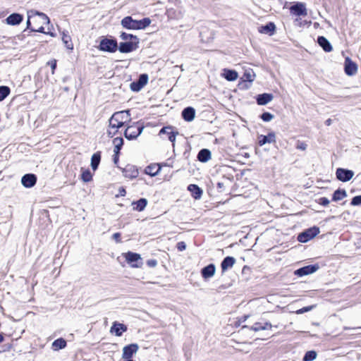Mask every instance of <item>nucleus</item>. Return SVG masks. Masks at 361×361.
<instances>
[{"mask_svg": "<svg viewBox=\"0 0 361 361\" xmlns=\"http://www.w3.org/2000/svg\"><path fill=\"white\" fill-rule=\"evenodd\" d=\"M49 23L48 16L41 12L30 10L27 11V27L33 32H44V25Z\"/></svg>", "mask_w": 361, "mask_h": 361, "instance_id": "obj_1", "label": "nucleus"}, {"mask_svg": "<svg viewBox=\"0 0 361 361\" xmlns=\"http://www.w3.org/2000/svg\"><path fill=\"white\" fill-rule=\"evenodd\" d=\"M151 20L148 18H145L140 20H133L130 16H127L121 20L122 26L130 30L145 29L149 26Z\"/></svg>", "mask_w": 361, "mask_h": 361, "instance_id": "obj_2", "label": "nucleus"}, {"mask_svg": "<svg viewBox=\"0 0 361 361\" xmlns=\"http://www.w3.org/2000/svg\"><path fill=\"white\" fill-rule=\"evenodd\" d=\"M144 126L139 123H134L127 127L124 132L125 137L128 140L137 138L142 132Z\"/></svg>", "mask_w": 361, "mask_h": 361, "instance_id": "obj_3", "label": "nucleus"}, {"mask_svg": "<svg viewBox=\"0 0 361 361\" xmlns=\"http://www.w3.org/2000/svg\"><path fill=\"white\" fill-rule=\"evenodd\" d=\"M178 135V131H174L172 126L163 127L159 133V136H163V138H167L172 142L174 147L176 136Z\"/></svg>", "mask_w": 361, "mask_h": 361, "instance_id": "obj_4", "label": "nucleus"}, {"mask_svg": "<svg viewBox=\"0 0 361 361\" xmlns=\"http://www.w3.org/2000/svg\"><path fill=\"white\" fill-rule=\"evenodd\" d=\"M319 233V228L314 226L305 230L304 232L300 233L298 236V240L301 243H306L312 239Z\"/></svg>", "mask_w": 361, "mask_h": 361, "instance_id": "obj_5", "label": "nucleus"}, {"mask_svg": "<svg viewBox=\"0 0 361 361\" xmlns=\"http://www.w3.org/2000/svg\"><path fill=\"white\" fill-rule=\"evenodd\" d=\"M125 258L126 262L131 264L132 267L139 268L142 264L141 257L139 254L128 252L125 255Z\"/></svg>", "mask_w": 361, "mask_h": 361, "instance_id": "obj_6", "label": "nucleus"}, {"mask_svg": "<svg viewBox=\"0 0 361 361\" xmlns=\"http://www.w3.org/2000/svg\"><path fill=\"white\" fill-rule=\"evenodd\" d=\"M139 39L130 40L129 42H121L118 49L121 53H128L135 50L137 48Z\"/></svg>", "mask_w": 361, "mask_h": 361, "instance_id": "obj_7", "label": "nucleus"}, {"mask_svg": "<svg viewBox=\"0 0 361 361\" xmlns=\"http://www.w3.org/2000/svg\"><path fill=\"white\" fill-rule=\"evenodd\" d=\"M122 126H123V125L117 121V119H116L114 116H111L109 121V128L106 133L108 136L113 137L118 132V128H121Z\"/></svg>", "mask_w": 361, "mask_h": 361, "instance_id": "obj_8", "label": "nucleus"}, {"mask_svg": "<svg viewBox=\"0 0 361 361\" xmlns=\"http://www.w3.org/2000/svg\"><path fill=\"white\" fill-rule=\"evenodd\" d=\"M99 47L102 51L114 52L117 49L118 45L116 41L114 39H104L101 41Z\"/></svg>", "mask_w": 361, "mask_h": 361, "instance_id": "obj_9", "label": "nucleus"}, {"mask_svg": "<svg viewBox=\"0 0 361 361\" xmlns=\"http://www.w3.org/2000/svg\"><path fill=\"white\" fill-rule=\"evenodd\" d=\"M139 346L136 343H132L125 346L123 348L122 358L125 360H131V357L137 352Z\"/></svg>", "mask_w": 361, "mask_h": 361, "instance_id": "obj_10", "label": "nucleus"}, {"mask_svg": "<svg viewBox=\"0 0 361 361\" xmlns=\"http://www.w3.org/2000/svg\"><path fill=\"white\" fill-rule=\"evenodd\" d=\"M336 178L342 181L346 182L350 180L354 176V172L351 170H348L342 168H338L336 172Z\"/></svg>", "mask_w": 361, "mask_h": 361, "instance_id": "obj_11", "label": "nucleus"}, {"mask_svg": "<svg viewBox=\"0 0 361 361\" xmlns=\"http://www.w3.org/2000/svg\"><path fill=\"white\" fill-rule=\"evenodd\" d=\"M319 269L318 265H308L295 271V274L298 276H303L313 274Z\"/></svg>", "mask_w": 361, "mask_h": 361, "instance_id": "obj_12", "label": "nucleus"}, {"mask_svg": "<svg viewBox=\"0 0 361 361\" xmlns=\"http://www.w3.org/2000/svg\"><path fill=\"white\" fill-rule=\"evenodd\" d=\"M290 12L295 16H306L307 10L305 6V4L302 3H297L296 4L292 6L290 8Z\"/></svg>", "mask_w": 361, "mask_h": 361, "instance_id": "obj_13", "label": "nucleus"}, {"mask_svg": "<svg viewBox=\"0 0 361 361\" xmlns=\"http://www.w3.org/2000/svg\"><path fill=\"white\" fill-rule=\"evenodd\" d=\"M123 176L126 178H128L130 179L135 178L137 177L139 172L138 169L133 165H128L126 166V168L123 169Z\"/></svg>", "mask_w": 361, "mask_h": 361, "instance_id": "obj_14", "label": "nucleus"}, {"mask_svg": "<svg viewBox=\"0 0 361 361\" xmlns=\"http://www.w3.org/2000/svg\"><path fill=\"white\" fill-rule=\"evenodd\" d=\"M36 181L37 178L35 175L31 173L25 174L21 179V183L25 188H31L34 186Z\"/></svg>", "mask_w": 361, "mask_h": 361, "instance_id": "obj_15", "label": "nucleus"}, {"mask_svg": "<svg viewBox=\"0 0 361 361\" xmlns=\"http://www.w3.org/2000/svg\"><path fill=\"white\" fill-rule=\"evenodd\" d=\"M127 331V326L123 324L114 322L111 327L110 332L115 334L116 336H121L122 334Z\"/></svg>", "mask_w": 361, "mask_h": 361, "instance_id": "obj_16", "label": "nucleus"}, {"mask_svg": "<svg viewBox=\"0 0 361 361\" xmlns=\"http://www.w3.org/2000/svg\"><path fill=\"white\" fill-rule=\"evenodd\" d=\"M276 142V135L274 133H269L267 135H260L258 137V143L262 146L267 143H274Z\"/></svg>", "mask_w": 361, "mask_h": 361, "instance_id": "obj_17", "label": "nucleus"}, {"mask_svg": "<svg viewBox=\"0 0 361 361\" xmlns=\"http://www.w3.org/2000/svg\"><path fill=\"white\" fill-rule=\"evenodd\" d=\"M216 267L214 264H210L202 269L201 274L203 279H207L212 277L214 275Z\"/></svg>", "mask_w": 361, "mask_h": 361, "instance_id": "obj_18", "label": "nucleus"}, {"mask_svg": "<svg viewBox=\"0 0 361 361\" xmlns=\"http://www.w3.org/2000/svg\"><path fill=\"white\" fill-rule=\"evenodd\" d=\"M23 20V16L19 13H13L7 17L6 21L7 24L16 25L20 24Z\"/></svg>", "mask_w": 361, "mask_h": 361, "instance_id": "obj_19", "label": "nucleus"}, {"mask_svg": "<svg viewBox=\"0 0 361 361\" xmlns=\"http://www.w3.org/2000/svg\"><path fill=\"white\" fill-rule=\"evenodd\" d=\"M357 71V65L350 61L348 59L345 60V72L348 75H353Z\"/></svg>", "mask_w": 361, "mask_h": 361, "instance_id": "obj_20", "label": "nucleus"}, {"mask_svg": "<svg viewBox=\"0 0 361 361\" xmlns=\"http://www.w3.org/2000/svg\"><path fill=\"white\" fill-rule=\"evenodd\" d=\"M112 116H114V117L123 125H124L130 119L128 111H118L114 113Z\"/></svg>", "mask_w": 361, "mask_h": 361, "instance_id": "obj_21", "label": "nucleus"}, {"mask_svg": "<svg viewBox=\"0 0 361 361\" xmlns=\"http://www.w3.org/2000/svg\"><path fill=\"white\" fill-rule=\"evenodd\" d=\"M195 115V111L192 107H187L182 111V116L186 121H192Z\"/></svg>", "mask_w": 361, "mask_h": 361, "instance_id": "obj_22", "label": "nucleus"}, {"mask_svg": "<svg viewBox=\"0 0 361 361\" xmlns=\"http://www.w3.org/2000/svg\"><path fill=\"white\" fill-rule=\"evenodd\" d=\"M274 98L273 94L264 93L259 94L257 98V102L259 105H266L270 102Z\"/></svg>", "mask_w": 361, "mask_h": 361, "instance_id": "obj_23", "label": "nucleus"}, {"mask_svg": "<svg viewBox=\"0 0 361 361\" xmlns=\"http://www.w3.org/2000/svg\"><path fill=\"white\" fill-rule=\"evenodd\" d=\"M161 171V166L157 164H150L145 169V173L151 176H157Z\"/></svg>", "mask_w": 361, "mask_h": 361, "instance_id": "obj_24", "label": "nucleus"}, {"mask_svg": "<svg viewBox=\"0 0 361 361\" xmlns=\"http://www.w3.org/2000/svg\"><path fill=\"white\" fill-rule=\"evenodd\" d=\"M235 263V259L233 257H226L224 259L221 264V267L223 271H226L227 269L233 267L234 264Z\"/></svg>", "mask_w": 361, "mask_h": 361, "instance_id": "obj_25", "label": "nucleus"}, {"mask_svg": "<svg viewBox=\"0 0 361 361\" xmlns=\"http://www.w3.org/2000/svg\"><path fill=\"white\" fill-rule=\"evenodd\" d=\"M188 189L195 199L197 200L201 197L202 190L197 185L190 184L188 185Z\"/></svg>", "mask_w": 361, "mask_h": 361, "instance_id": "obj_26", "label": "nucleus"}, {"mask_svg": "<svg viewBox=\"0 0 361 361\" xmlns=\"http://www.w3.org/2000/svg\"><path fill=\"white\" fill-rule=\"evenodd\" d=\"M317 42L323 48V49L325 51L329 52L332 50V47H331L330 42L324 37H323V36L319 37L318 39H317Z\"/></svg>", "mask_w": 361, "mask_h": 361, "instance_id": "obj_27", "label": "nucleus"}, {"mask_svg": "<svg viewBox=\"0 0 361 361\" xmlns=\"http://www.w3.org/2000/svg\"><path fill=\"white\" fill-rule=\"evenodd\" d=\"M272 328V325L269 322H265L264 324L260 322L255 323L253 326L250 327V329L254 331H259L261 330H267L271 329Z\"/></svg>", "mask_w": 361, "mask_h": 361, "instance_id": "obj_28", "label": "nucleus"}, {"mask_svg": "<svg viewBox=\"0 0 361 361\" xmlns=\"http://www.w3.org/2000/svg\"><path fill=\"white\" fill-rule=\"evenodd\" d=\"M223 76L228 81H234L238 78V73L235 71L224 69Z\"/></svg>", "mask_w": 361, "mask_h": 361, "instance_id": "obj_29", "label": "nucleus"}, {"mask_svg": "<svg viewBox=\"0 0 361 361\" xmlns=\"http://www.w3.org/2000/svg\"><path fill=\"white\" fill-rule=\"evenodd\" d=\"M197 158L202 162H207L211 159V152L207 149H201L198 153Z\"/></svg>", "mask_w": 361, "mask_h": 361, "instance_id": "obj_30", "label": "nucleus"}, {"mask_svg": "<svg viewBox=\"0 0 361 361\" xmlns=\"http://www.w3.org/2000/svg\"><path fill=\"white\" fill-rule=\"evenodd\" d=\"M52 349L55 351L63 349L66 346V341L65 339L60 338L56 340H55L52 343Z\"/></svg>", "mask_w": 361, "mask_h": 361, "instance_id": "obj_31", "label": "nucleus"}, {"mask_svg": "<svg viewBox=\"0 0 361 361\" xmlns=\"http://www.w3.org/2000/svg\"><path fill=\"white\" fill-rule=\"evenodd\" d=\"M134 205L133 209L136 211L141 212L145 209L147 204V201L145 198H141L139 200L133 203Z\"/></svg>", "mask_w": 361, "mask_h": 361, "instance_id": "obj_32", "label": "nucleus"}, {"mask_svg": "<svg viewBox=\"0 0 361 361\" xmlns=\"http://www.w3.org/2000/svg\"><path fill=\"white\" fill-rule=\"evenodd\" d=\"M276 26L273 23H269L265 25L261 26L259 28V32L261 33L269 34L272 33L275 30Z\"/></svg>", "mask_w": 361, "mask_h": 361, "instance_id": "obj_33", "label": "nucleus"}, {"mask_svg": "<svg viewBox=\"0 0 361 361\" xmlns=\"http://www.w3.org/2000/svg\"><path fill=\"white\" fill-rule=\"evenodd\" d=\"M62 41L68 49L72 50L73 49L71 37L64 32L62 33Z\"/></svg>", "mask_w": 361, "mask_h": 361, "instance_id": "obj_34", "label": "nucleus"}, {"mask_svg": "<svg viewBox=\"0 0 361 361\" xmlns=\"http://www.w3.org/2000/svg\"><path fill=\"white\" fill-rule=\"evenodd\" d=\"M101 156L99 152L94 153L91 158V166L94 171H95L100 162Z\"/></svg>", "mask_w": 361, "mask_h": 361, "instance_id": "obj_35", "label": "nucleus"}, {"mask_svg": "<svg viewBox=\"0 0 361 361\" xmlns=\"http://www.w3.org/2000/svg\"><path fill=\"white\" fill-rule=\"evenodd\" d=\"M113 143L114 145V152L116 154L119 153V151L123 144V140L122 137H116L113 140Z\"/></svg>", "mask_w": 361, "mask_h": 361, "instance_id": "obj_36", "label": "nucleus"}, {"mask_svg": "<svg viewBox=\"0 0 361 361\" xmlns=\"http://www.w3.org/2000/svg\"><path fill=\"white\" fill-rule=\"evenodd\" d=\"M347 196V193L344 190H337L334 192L333 195V200L334 201H339L343 200L344 197Z\"/></svg>", "mask_w": 361, "mask_h": 361, "instance_id": "obj_37", "label": "nucleus"}, {"mask_svg": "<svg viewBox=\"0 0 361 361\" xmlns=\"http://www.w3.org/2000/svg\"><path fill=\"white\" fill-rule=\"evenodd\" d=\"M317 353L314 350L307 351L303 357V361H313L317 357Z\"/></svg>", "mask_w": 361, "mask_h": 361, "instance_id": "obj_38", "label": "nucleus"}, {"mask_svg": "<svg viewBox=\"0 0 361 361\" xmlns=\"http://www.w3.org/2000/svg\"><path fill=\"white\" fill-rule=\"evenodd\" d=\"M10 93V89L7 86L0 87V102L3 101Z\"/></svg>", "mask_w": 361, "mask_h": 361, "instance_id": "obj_39", "label": "nucleus"}, {"mask_svg": "<svg viewBox=\"0 0 361 361\" xmlns=\"http://www.w3.org/2000/svg\"><path fill=\"white\" fill-rule=\"evenodd\" d=\"M255 74L252 71H245L243 75V79L246 81L252 82L255 80Z\"/></svg>", "mask_w": 361, "mask_h": 361, "instance_id": "obj_40", "label": "nucleus"}, {"mask_svg": "<svg viewBox=\"0 0 361 361\" xmlns=\"http://www.w3.org/2000/svg\"><path fill=\"white\" fill-rule=\"evenodd\" d=\"M120 37L125 42H129L130 40H133V39H138L136 36L133 35L131 34L126 33V32H122L121 34Z\"/></svg>", "mask_w": 361, "mask_h": 361, "instance_id": "obj_41", "label": "nucleus"}, {"mask_svg": "<svg viewBox=\"0 0 361 361\" xmlns=\"http://www.w3.org/2000/svg\"><path fill=\"white\" fill-rule=\"evenodd\" d=\"M81 178L84 182H90L92 178V173L89 170H86L82 172Z\"/></svg>", "mask_w": 361, "mask_h": 361, "instance_id": "obj_42", "label": "nucleus"}, {"mask_svg": "<svg viewBox=\"0 0 361 361\" xmlns=\"http://www.w3.org/2000/svg\"><path fill=\"white\" fill-rule=\"evenodd\" d=\"M137 81L144 87L148 82V75L147 74L140 75Z\"/></svg>", "mask_w": 361, "mask_h": 361, "instance_id": "obj_43", "label": "nucleus"}, {"mask_svg": "<svg viewBox=\"0 0 361 361\" xmlns=\"http://www.w3.org/2000/svg\"><path fill=\"white\" fill-rule=\"evenodd\" d=\"M142 87V85H141L138 81L133 82L130 84V89L134 92H139Z\"/></svg>", "mask_w": 361, "mask_h": 361, "instance_id": "obj_44", "label": "nucleus"}, {"mask_svg": "<svg viewBox=\"0 0 361 361\" xmlns=\"http://www.w3.org/2000/svg\"><path fill=\"white\" fill-rule=\"evenodd\" d=\"M274 118V115L269 113V112H264L261 115V118L266 122H269L271 121Z\"/></svg>", "mask_w": 361, "mask_h": 361, "instance_id": "obj_45", "label": "nucleus"}, {"mask_svg": "<svg viewBox=\"0 0 361 361\" xmlns=\"http://www.w3.org/2000/svg\"><path fill=\"white\" fill-rule=\"evenodd\" d=\"M314 305H311V306H307V307H302L300 310H298L295 313L297 314H303L305 312H309L310 310H312L313 308H314Z\"/></svg>", "mask_w": 361, "mask_h": 361, "instance_id": "obj_46", "label": "nucleus"}, {"mask_svg": "<svg viewBox=\"0 0 361 361\" xmlns=\"http://www.w3.org/2000/svg\"><path fill=\"white\" fill-rule=\"evenodd\" d=\"M351 204H353V205L361 204V195H357V196L354 197L351 201Z\"/></svg>", "mask_w": 361, "mask_h": 361, "instance_id": "obj_47", "label": "nucleus"}, {"mask_svg": "<svg viewBox=\"0 0 361 361\" xmlns=\"http://www.w3.org/2000/svg\"><path fill=\"white\" fill-rule=\"evenodd\" d=\"M318 202L319 204L326 207L329 205L330 201L329 200L328 198L324 197L319 198Z\"/></svg>", "mask_w": 361, "mask_h": 361, "instance_id": "obj_48", "label": "nucleus"}, {"mask_svg": "<svg viewBox=\"0 0 361 361\" xmlns=\"http://www.w3.org/2000/svg\"><path fill=\"white\" fill-rule=\"evenodd\" d=\"M48 65H49L51 68V73L52 74L54 73V71L56 68V60L54 59V60H51L50 61H49L48 63Z\"/></svg>", "mask_w": 361, "mask_h": 361, "instance_id": "obj_49", "label": "nucleus"}, {"mask_svg": "<svg viewBox=\"0 0 361 361\" xmlns=\"http://www.w3.org/2000/svg\"><path fill=\"white\" fill-rule=\"evenodd\" d=\"M185 248H186V245L184 242H179L177 244V249L179 251H183V250H185Z\"/></svg>", "mask_w": 361, "mask_h": 361, "instance_id": "obj_50", "label": "nucleus"}, {"mask_svg": "<svg viewBox=\"0 0 361 361\" xmlns=\"http://www.w3.org/2000/svg\"><path fill=\"white\" fill-rule=\"evenodd\" d=\"M113 238L118 243H119L121 241L120 240V237H121V235L119 233H115L114 235H113Z\"/></svg>", "mask_w": 361, "mask_h": 361, "instance_id": "obj_51", "label": "nucleus"}, {"mask_svg": "<svg viewBox=\"0 0 361 361\" xmlns=\"http://www.w3.org/2000/svg\"><path fill=\"white\" fill-rule=\"evenodd\" d=\"M306 147H307V145L304 142H302L297 146L298 149H300L302 150H305L306 149Z\"/></svg>", "mask_w": 361, "mask_h": 361, "instance_id": "obj_52", "label": "nucleus"}, {"mask_svg": "<svg viewBox=\"0 0 361 361\" xmlns=\"http://www.w3.org/2000/svg\"><path fill=\"white\" fill-rule=\"evenodd\" d=\"M157 261H156V260H154V259H152V260H149V261L147 262V264H148L149 267H155V266L157 265Z\"/></svg>", "mask_w": 361, "mask_h": 361, "instance_id": "obj_53", "label": "nucleus"}, {"mask_svg": "<svg viewBox=\"0 0 361 361\" xmlns=\"http://www.w3.org/2000/svg\"><path fill=\"white\" fill-rule=\"evenodd\" d=\"M325 123L326 126H330L331 124V118L327 119Z\"/></svg>", "mask_w": 361, "mask_h": 361, "instance_id": "obj_54", "label": "nucleus"}, {"mask_svg": "<svg viewBox=\"0 0 361 361\" xmlns=\"http://www.w3.org/2000/svg\"><path fill=\"white\" fill-rule=\"evenodd\" d=\"M120 194L121 195L124 196L126 195L125 189L122 188L121 190H120Z\"/></svg>", "mask_w": 361, "mask_h": 361, "instance_id": "obj_55", "label": "nucleus"}, {"mask_svg": "<svg viewBox=\"0 0 361 361\" xmlns=\"http://www.w3.org/2000/svg\"><path fill=\"white\" fill-rule=\"evenodd\" d=\"M223 186H224V183H218V184H217V187H218L219 188H223Z\"/></svg>", "mask_w": 361, "mask_h": 361, "instance_id": "obj_56", "label": "nucleus"}, {"mask_svg": "<svg viewBox=\"0 0 361 361\" xmlns=\"http://www.w3.org/2000/svg\"><path fill=\"white\" fill-rule=\"evenodd\" d=\"M4 341V336L1 334H0V343Z\"/></svg>", "mask_w": 361, "mask_h": 361, "instance_id": "obj_57", "label": "nucleus"}, {"mask_svg": "<svg viewBox=\"0 0 361 361\" xmlns=\"http://www.w3.org/2000/svg\"><path fill=\"white\" fill-rule=\"evenodd\" d=\"M42 25V24L40 23V21H37V24H33V25Z\"/></svg>", "mask_w": 361, "mask_h": 361, "instance_id": "obj_58", "label": "nucleus"}, {"mask_svg": "<svg viewBox=\"0 0 361 361\" xmlns=\"http://www.w3.org/2000/svg\"><path fill=\"white\" fill-rule=\"evenodd\" d=\"M117 160H118V157H115V158H114V162H115V163H116Z\"/></svg>", "mask_w": 361, "mask_h": 361, "instance_id": "obj_59", "label": "nucleus"}, {"mask_svg": "<svg viewBox=\"0 0 361 361\" xmlns=\"http://www.w3.org/2000/svg\"><path fill=\"white\" fill-rule=\"evenodd\" d=\"M126 361H133V360H126Z\"/></svg>", "mask_w": 361, "mask_h": 361, "instance_id": "obj_60", "label": "nucleus"}]
</instances>
